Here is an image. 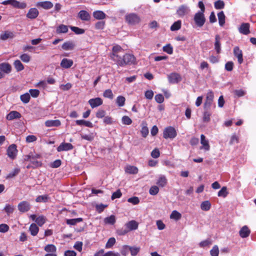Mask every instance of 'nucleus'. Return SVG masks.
Listing matches in <instances>:
<instances>
[{"label":"nucleus","mask_w":256,"mask_h":256,"mask_svg":"<svg viewBox=\"0 0 256 256\" xmlns=\"http://www.w3.org/2000/svg\"><path fill=\"white\" fill-rule=\"evenodd\" d=\"M88 103L92 108L98 106L102 104V100L100 98L90 99Z\"/></svg>","instance_id":"obj_13"},{"label":"nucleus","mask_w":256,"mask_h":256,"mask_svg":"<svg viewBox=\"0 0 256 256\" xmlns=\"http://www.w3.org/2000/svg\"><path fill=\"white\" fill-rule=\"evenodd\" d=\"M190 11L189 8L186 5H182L178 7L176 14L180 17H183L188 14Z\"/></svg>","instance_id":"obj_10"},{"label":"nucleus","mask_w":256,"mask_h":256,"mask_svg":"<svg viewBox=\"0 0 256 256\" xmlns=\"http://www.w3.org/2000/svg\"><path fill=\"white\" fill-rule=\"evenodd\" d=\"M39 12L36 8H31L26 14V17L30 19H34L38 15Z\"/></svg>","instance_id":"obj_18"},{"label":"nucleus","mask_w":256,"mask_h":256,"mask_svg":"<svg viewBox=\"0 0 256 256\" xmlns=\"http://www.w3.org/2000/svg\"><path fill=\"white\" fill-rule=\"evenodd\" d=\"M240 235L242 238H247L250 234V230L246 226H244L240 230Z\"/></svg>","instance_id":"obj_27"},{"label":"nucleus","mask_w":256,"mask_h":256,"mask_svg":"<svg viewBox=\"0 0 256 256\" xmlns=\"http://www.w3.org/2000/svg\"><path fill=\"white\" fill-rule=\"evenodd\" d=\"M61 122L60 120H48L45 122V125L47 127L58 126Z\"/></svg>","instance_id":"obj_26"},{"label":"nucleus","mask_w":256,"mask_h":256,"mask_svg":"<svg viewBox=\"0 0 256 256\" xmlns=\"http://www.w3.org/2000/svg\"><path fill=\"white\" fill-rule=\"evenodd\" d=\"M75 46L76 44L73 42L68 41L62 44V48L65 50H74Z\"/></svg>","instance_id":"obj_19"},{"label":"nucleus","mask_w":256,"mask_h":256,"mask_svg":"<svg viewBox=\"0 0 256 256\" xmlns=\"http://www.w3.org/2000/svg\"><path fill=\"white\" fill-rule=\"evenodd\" d=\"M14 37V34L12 32L10 31H4L0 34V40H6L8 38H12Z\"/></svg>","instance_id":"obj_20"},{"label":"nucleus","mask_w":256,"mask_h":256,"mask_svg":"<svg viewBox=\"0 0 256 256\" xmlns=\"http://www.w3.org/2000/svg\"><path fill=\"white\" fill-rule=\"evenodd\" d=\"M68 31V28L64 24L60 25L56 28V32L60 34L62 33H66Z\"/></svg>","instance_id":"obj_37"},{"label":"nucleus","mask_w":256,"mask_h":256,"mask_svg":"<svg viewBox=\"0 0 256 256\" xmlns=\"http://www.w3.org/2000/svg\"><path fill=\"white\" fill-rule=\"evenodd\" d=\"M182 218V214L180 213L176 210H173L170 215V218L174 219L176 220H180Z\"/></svg>","instance_id":"obj_38"},{"label":"nucleus","mask_w":256,"mask_h":256,"mask_svg":"<svg viewBox=\"0 0 256 256\" xmlns=\"http://www.w3.org/2000/svg\"><path fill=\"white\" fill-rule=\"evenodd\" d=\"M163 50L168 54H172L173 52L172 47L170 44H168L163 47Z\"/></svg>","instance_id":"obj_59"},{"label":"nucleus","mask_w":256,"mask_h":256,"mask_svg":"<svg viewBox=\"0 0 256 256\" xmlns=\"http://www.w3.org/2000/svg\"><path fill=\"white\" fill-rule=\"evenodd\" d=\"M17 152L16 146L14 144H11L7 149V154L8 156L12 160L16 158Z\"/></svg>","instance_id":"obj_6"},{"label":"nucleus","mask_w":256,"mask_h":256,"mask_svg":"<svg viewBox=\"0 0 256 256\" xmlns=\"http://www.w3.org/2000/svg\"><path fill=\"white\" fill-rule=\"evenodd\" d=\"M39 157L40 156L38 154L33 155L30 161V164L32 165V168H38L42 166V162L36 160V158Z\"/></svg>","instance_id":"obj_24"},{"label":"nucleus","mask_w":256,"mask_h":256,"mask_svg":"<svg viewBox=\"0 0 256 256\" xmlns=\"http://www.w3.org/2000/svg\"><path fill=\"white\" fill-rule=\"evenodd\" d=\"M167 180L164 176H160L156 184L160 186L164 187L166 186Z\"/></svg>","instance_id":"obj_42"},{"label":"nucleus","mask_w":256,"mask_h":256,"mask_svg":"<svg viewBox=\"0 0 256 256\" xmlns=\"http://www.w3.org/2000/svg\"><path fill=\"white\" fill-rule=\"evenodd\" d=\"M0 70L6 74H9L12 70L11 66L6 62H3L0 64Z\"/></svg>","instance_id":"obj_21"},{"label":"nucleus","mask_w":256,"mask_h":256,"mask_svg":"<svg viewBox=\"0 0 256 256\" xmlns=\"http://www.w3.org/2000/svg\"><path fill=\"white\" fill-rule=\"evenodd\" d=\"M240 32L246 35L250 33V24L248 23H242L238 28Z\"/></svg>","instance_id":"obj_15"},{"label":"nucleus","mask_w":256,"mask_h":256,"mask_svg":"<svg viewBox=\"0 0 256 256\" xmlns=\"http://www.w3.org/2000/svg\"><path fill=\"white\" fill-rule=\"evenodd\" d=\"M147 124L146 122H142V128L141 130V134L143 137L146 138L148 134V129L146 126Z\"/></svg>","instance_id":"obj_36"},{"label":"nucleus","mask_w":256,"mask_h":256,"mask_svg":"<svg viewBox=\"0 0 256 256\" xmlns=\"http://www.w3.org/2000/svg\"><path fill=\"white\" fill-rule=\"evenodd\" d=\"M18 208L20 212H25L30 210V204L26 201H22L18 204Z\"/></svg>","instance_id":"obj_9"},{"label":"nucleus","mask_w":256,"mask_h":256,"mask_svg":"<svg viewBox=\"0 0 256 256\" xmlns=\"http://www.w3.org/2000/svg\"><path fill=\"white\" fill-rule=\"evenodd\" d=\"M214 94L212 91H210L207 93L206 100L204 104V108L208 110L210 108L214 99Z\"/></svg>","instance_id":"obj_7"},{"label":"nucleus","mask_w":256,"mask_h":256,"mask_svg":"<svg viewBox=\"0 0 256 256\" xmlns=\"http://www.w3.org/2000/svg\"><path fill=\"white\" fill-rule=\"evenodd\" d=\"M208 110H206L204 112L203 115V121L205 122H208L210 120V116L211 113Z\"/></svg>","instance_id":"obj_43"},{"label":"nucleus","mask_w":256,"mask_h":256,"mask_svg":"<svg viewBox=\"0 0 256 256\" xmlns=\"http://www.w3.org/2000/svg\"><path fill=\"white\" fill-rule=\"evenodd\" d=\"M4 210L8 215L13 212L14 210V207L12 206L7 204L4 208Z\"/></svg>","instance_id":"obj_63"},{"label":"nucleus","mask_w":256,"mask_h":256,"mask_svg":"<svg viewBox=\"0 0 256 256\" xmlns=\"http://www.w3.org/2000/svg\"><path fill=\"white\" fill-rule=\"evenodd\" d=\"M116 243V239L114 238H110L107 242L106 247V248H112Z\"/></svg>","instance_id":"obj_56"},{"label":"nucleus","mask_w":256,"mask_h":256,"mask_svg":"<svg viewBox=\"0 0 256 256\" xmlns=\"http://www.w3.org/2000/svg\"><path fill=\"white\" fill-rule=\"evenodd\" d=\"M168 79L170 83L176 84L181 81L182 78L178 74L173 72L168 76Z\"/></svg>","instance_id":"obj_8"},{"label":"nucleus","mask_w":256,"mask_h":256,"mask_svg":"<svg viewBox=\"0 0 256 256\" xmlns=\"http://www.w3.org/2000/svg\"><path fill=\"white\" fill-rule=\"evenodd\" d=\"M125 171L128 174H136L138 172V169L134 166H128L126 168Z\"/></svg>","instance_id":"obj_31"},{"label":"nucleus","mask_w":256,"mask_h":256,"mask_svg":"<svg viewBox=\"0 0 256 256\" xmlns=\"http://www.w3.org/2000/svg\"><path fill=\"white\" fill-rule=\"evenodd\" d=\"M70 28L72 31H73L75 34H82L84 32V29L80 28L78 27L70 26Z\"/></svg>","instance_id":"obj_54"},{"label":"nucleus","mask_w":256,"mask_h":256,"mask_svg":"<svg viewBox=\"0 0 256 256\" xmlns=\"http://www.w3.org/2000/svg\"><path fill=\"white\" fill-rule=\"evenodd\" d=\"M181 21L178 20L174 22L170 26V30L172 31H175L180 30L181 28Z\"/></svg>","instance_id":"obj_40"},{"label":"nucleus","mask_w":256,"mask_h":256,"mask_svg":"<svg viewBox=\"0 0 256 256\" xmlns=\"http://www.w3.org/2000/svg\"><path fill=\"white\" fill-rule=\"evenodd\" d=\"M39 228L35 224H30L29 230L32 236H35L37 234L38 232Z\"/></svg>","instance_id":"obj_34"},{"label":"nucleus","mask_w":256,"mask_h":256,"mask_svg":"<svg viewBox=\"0 0 256 256\" xmlns=\"http://www.w3.org/2000/svg\"><path fill=\"white\" fill-rule=\"evenodd\" d=\"M128 202L133 204H138L140 202V200L137 196H133L128 198Z\"/></svg>","instance_id":"obj_60"},{"label":"nucleus","mask_w":256,"mask_h":256,"mask_svg":"<svg viewBox=\"0 0 256 256\" xmlns=\"http://www.w3.org/2000/svg\"><path fill=\"white\" fill-rule=\"evenodd\" d=\"M76 124L79 125V126L84 125L85 126H88V128H92L93 127L92 124L90 121H86L84 120H76Z\"/></svg>","instance_id":"obj_33"},{"label":"nucleus","mask_w":256,"mask_h":256,"mask_svg":"<svg viewBox=\"0 0 256 256\" xmlns=\"http://www.w3.org/2000/svg\"><path fill=\"white\" fill-rule=\"evenodd\" d=\"M214 7L216 9H222L224 6V2L222 0H218L214 2Z\"/></svg>","instance_id":"obj_52"},{"label":"nucleus","mask_w":256,"mask_h":256,"mask_svg":"<svg viewBox=\"0 0 256 256\" xmlns=\"http://www.w3.org/2000/svg\"><path fill=\"white\" fill-rule=\"evenodd\" d=\"M122 122L124 124L130 125L132 123V120L128 116H125L122 118Z\"/></svg>","instance_id":"obj_62"},{"label":"nucleus","mask_w":256,"mask_h":256,"mask_svg":"<svg viewBox=\"0 0 256 256\" xmlns=\"http://www.w3.org/2000/svg\"><path fill=\"white\" fill-rule=\"evenodd\" d=\"M159 192V188L156 186H152L149 190V192L151 195H156Z\"/></svg>","instance_id":"obj_57"},{"label":"nucleus","mask_w":256,"mask_h":256,"mask_svg":"<svg viewBox=\"0 0 256 256\" xmlns=\"http://www.w3.org/2000/svg\"><path fill=\"white\" fill-rule=\"evenodd\" d=\"M56 247L54 244H48L44 247V250L47 252H55Z\"/></svg>","instance_id":"obj_51"},{"label":"nucleus","mask_w":256,"mask_h":256,"mask_svg":"<svg viewBox=\"0 0 256 256\" xmlns=\"http://www.w3.org/2000/svg\"><path fill=\"white\" fill-rule=\"evenodd\" d=\"M228 192H227V188L226 186H223L222 189L218 192V196H222L225 198L227 196Z\"/></svg>","instance_id":"obj_48"},{"label":"nucleus","mask_w":256,"mask_h":256,"mask_svg":"<svg viewBox=\"0 0 256 256\" xmlns=\"http://www.w3.org/2000/svg\"><path fill=\"white\" fill-rule=\"evenodd\" d=\"M61 160H56L50 164V166L52 168H58L61 165Z\"/></svg>","instance_id":"obj_64"},{"label":"nucleus","mask_w":256,"mask_h":256,"mask_svg":"<svg viewBox=\"0 0 256 256\" xmlns=\"http://www.w3.org/2000/svg\"><path fill=\"white\" fill-rule=\"evenodd\" d=\"M94 17L96 20H103L106 18V14L102 11L96 10L93 12Z\"/></svg>","instance_id":"obj_29"},{"label":"nucleus","mask_w":256,"mask_h":256,"mask_svg":"<svg viewBox=\"0 0 256 256\" xmlns=\"http://www.w3.org/2000/svg\"><path fill=\"white\" fill-rule=\"evenodd\" d=\"M36 222L39 226H41L46 222L45 218L44 216H40L36 218Z\"/></svg>","instance_id":"obj_53"},{"label":"nucleus","mask_w":256,"mask_h":256,"mask_svg":"<svg viewBox=\"0 0 256 256\" xmlns=\"http://www.w3.org/2000/svg\"><path fill=\"white\" fill-rule=\"evenodd\" d=\"M14 66L17 72L22 71L24 69V66L20 60H15Z\"/></svg>","instance_id":"obj_35"},{"label":"nucleus","mask_w":256,"mask_h":256,"mask_svg":"<svg viewBox=\"0 0 256 256\" xmlns=\"http://www.w3.org/2000/svg\"><path fill=\"white\" fill-rule=\"evenodd\" d=\"M200 142L205 150H210V146L208 144V142L206 139L205 136L202 134L200 136Z\"/></svg>","instance_id":"obj_30"},{"label":"nucleus","mask_w":256,"mask_h":256,"mask_svg":"<svg viewBox=\"0 0 256 256\" xmlns=\"http://www.w3.org/2000/svg\"><path fill=\"white\" fill-rule=\"evenodd\" d=\"M20 117L21 114L20 112L16 111H12L7 115L6 119L11 120L15 118H20Z\"/></svg>","instance_id":"obj_25"},{"label":"nucleus","mask_w":256,"mask_h":256,"mask_svg":"<svg viewBox=\"0 0 256 256\" xmlns=\"http://www.w3.org/2000/svg\"><path fill=\"white\" fill-rule=\"evenodd\" d=\"M37 6H40L44 9L48 10L52 8L53 4L49 1L38 2L36 4Z\"/></svg>","instance_id":"obj_22"},{"label":"nucleus","mask_w":256,"mask_h":256,"mask_svg":"<svg viewBox=\"0 0 256 256\" xmlns=\"http://www.w3.org/2000/svg\"><path fill=\"white\" fill-rule=\"evenodd\" d=\"M219 24L222 26L225 24L226 16L224 12L222 11L218 14Z\"/></svg>","instance_id":"obj_32"},{"label":"nucleus","mask_w":256,"mask_h":256,"mask_svg":"<svg viewBox=\"0 0 256 256\" xmlns=\"http://www.w3.org/2000/svg\"><path fill=\"white\" fill-rule=\"evenodd\" d=\"M138 223L134 220H132L126 224L125 226L129 231L136 230L138 228Z\"/></svg>","instance_id":"obj_16"},{"label":"nucleus","mask_w":256,"mask_h":256,"mask_svg":"<svg viewBox=\"0 0 256 256\" xmlns=\"http://www.w3.org/2000/svg\"><path fill=\"white\" fill-rule=\"evenodd\" d=\"M20 172V170L18 168H16L14 170L13 172H10L7 176L6 178H12L16 176Z\"/></svg>","instance_id":"obj_58"},{"label":"nucleus","mask_w":256,"mask_h":256,"mask_svg":"<svg viewBox=\"0 0 256 256\" xmlns=\"http://www.w3.org/2000/svg\"><path fill=\"white\" fill-rule=\"evenodd\" d=\"M103 96L104 97L108 98L110 99H112L114 98V94L111 90L108 89L106 90L103 94Z\"/></svg>","instance_id":"obj_50"},{"label":"nucleus","mask_w":256,"mask_h":256,"mask_svg":"<svg viewBox=\"0 0 256 256\" xmlns=\"http://www.w3.org/2000/svg\"><path fill=\"white\" fill-rule=\"evenodd\" d=\"M30 95L28 93H26L20 96L21 100L24 104L28 103L30 101Z\"/></svg>","instance_id":"obj_49"},{"label":"nucleus","mask_w":256,"mask_h":256,"mask_svg":"<svg viewBox=\"0 0 256 256\" xmlns=\"http://www.w3.org/2000/svg\"><path fill=\"white\" fill-rule=\"evenodd\" d=\"M115 59L117 64L122 66L134 64L136 60L134 55L130 54H126L123 56V58L120 56L118 59Z\"/></svg>","instance_id":"obj_1"},{"label":"nucleus","mask_w":256,"mask_h":256,"mask_svg":"<svg viewBox=\"0 0 256 256\" xmlns=\"http://www.w3.org/2000/svg\"><path fill=\"white\" fill-rule=\"evenodd\" d=\"M211 256H218L219 254L218 248L217 246H214L211 250L210 252Z\"/></svg>","instance_id":"obj_61"},{"label":"nucleus","mask_w":256,"mask_h":256,"mask_svg":"<svg viewBox=\"0 0 256 256\" xmlns=\"http://www.w3.org/2000/svg\"><path fill=\"white\" fill-rule=\"evenodd\" d=\"M126 98L123 96H118L116 100V103L119 106H122L124 105Z\"/></svg>","instance_id":"obj_45"},{"label":"nucleus","mask_w":256,"mask_h":256,"mask_svg":"<svg viewBox=\"0 0 256 256\" xmlns=\"http://www.w3.org/2000/svg\"><path fill=\"white\" fill-rule=\"evenodd\" d=\"M210 203L208 200L203 202L200 205V208L202 210L207 211L210 208Z\"/></svg>","instance_id":"obj_39"},{"label":"nucleus","mask_w":256,"mask_h":256,"mask_svg":"<svg viewBox=\"0 0 256 256\" xmlns=\"http://www.w3.org/2000/svg\"><path fill=\"white\" fill-rule=\"evenodd\" d=\"M122 50V48L118 45L115 46L112 48V54L111 56L112 58L116 62V59H118L120 57L118 54L119 52H121Z\"/></svg>","instance_id":"obj_14"},{"label":"nucleus","mask_w":256,"mask_h":256,"mask_svg":"<svg viewBox=\"0 0 256 256\" xmlns=\"http://www.w3.org/2000/svg\"><path fill=\"white\" fill-rule=\"evenodd\" d=\"M220 40V36L216 34L215 36L214 49L218 54H220L221 50Z\"/></svg>","instance_id":"obj_28"},{"label":"nucleus","mask_w":256,"mask_h":256,"mask_svg":"<svg viewBox=\"0 0 256 256\" xmlns=\"http://www.w3.org/2000/svg\"><path fill=\"white\" fill-rule=\"evenodd\" d=\"M104 222L106 224H114L116 222V218L114 215L106 217L104 219Z\"/></svg>","instance_id":"obj_41"},{"label":"nucleus","mask_w":256,"mask_h":256,"mask_svg":"<svg viewBox=\"0 0 256 256\" xmlns=\"http://www.w3.org/2000/svg\"><path fill=\"white\" fill-rule=\"evenodd\" d=\"M78 17L82 21H89L91 16L86 10H82L78 13Z\"/></svg>","instance_id":"obj_12"},{"label":"nucleus","mask_w":256,"mask_h":256,"mask_svg":"<svg viewBox=\"0 0 256 256\" xmlns=\"http://www.w3.org/2000/svg\"><path fill=\"white\" fill-rule=\"evenodd\" d=\"M176 136V132L172 126L166 128L164 131V138H174Z\"/></svg>","instance_id":"obj_4"},{"label":"nucleus","mask_w":256,"mask_h":256,"mask_svg":"<svg viewBox=\"0 0 256 256\" xmlns=\"http://www.w3.org/2000/svg\"><path fill=\"white\" fill-rule=\"evenodd\" d=\"M73 64V61L72 60L64 58L60 62V66L65 68H70Z\"/></svg>","instance_id":"obj_23"},{"label":"nucleus","mask_w":256,"mask_h":256,"mask_svg":"<svg viewBox=\"0 0 256 256\" xmlns=\"http://www.w3.org/2000/svg\"><path fill=\"white\" fill-rule=\"evenodd\" d=\"M129 250L132 256H136L140 252V248L129 246Z\"/></svg>","instance_id":"obj_46"},{"label":"nucleus","mask_w":256,"mask_h":256,"mask_svg":"<svg viewBox=\"0 0 256 256\" xmlns=\"http://www.w3.org/2000/svg\"><path fill=\"white\" fill-rule=\"evenodd\" d=\"M20 60L24 62H28L30 60V56L27 54H24L20 56Z\"/></svg>","instance_id":"obj_55"},{"label":"nucleus","mask_w":256,"mask_h":256,"mask_svg":"<svg viewBox=\"0 0 256 256\" xmlns=\"http://www.w3.org/2000/svg\"><path fill=\"white\" fill-rule=\"evenodd\" d=\"M126 20L129 24H135L140 22V18L136 14L132 13L126 16Z\"/></svg>","instance_id":"obj_5"},{"label":"nucleus","mask_w":256,"mask_h":256,"mask_svg":"<svg viewBox=\"0 0 256 256\" xmlns=\"http://www.w3.org/2000/svg\"><path fill=\"white\" fill-rule=\"evenodd\" d=\"M2 4H10L12 6L18 8L24 9L26 8V4L24 2H20L16 0H6L2 2Z\"/></svg>","instance_id":"obj_2"},{"label":"nucleus","mask_w":256,"mask_h":256,"mask_svg":"<svg viewBox=\"0 0 256 256\" xmlns=\"http://www.w3.org/2000/svg\"><path fill=\"white\" fill-rule=\"evenodd\" d=\"M82 221V218L68 219L66 220V224L69 225H75L76 224Z\"/></svg>","instance_id":"obj_44"},{"label":"nucleus","mask_w":256,"mask_h":256,"mask_svg":"<svg viewBox=\"0 0 256 256\" xmlns=\"http://www.w3.org/2000/svg\"><path fill=\"white\" fill-rule=\"evenodd\" d=\"M48 196L47 194L39 196L36 199V201L38 202H46L48 200Z\"/></svg>","instance_id":"obj_47"},{"label":"nucleus","mask_w":256,"mask_h":256,"mask_svg":"<svg viewBox=\"0 0 256 256\" xmlns=\"http://www.w3.org/2000/svg\"><path fill=\"white\" fill-rule=\"evenodd\" d=\"M73 148L72 145L70 143H64L61 144L57 148L58 152H62L64 150H68Z\"/></svg>","instance_id":"obj_17"},{"label":"nucleus","mask_w":256,"mask_h":256,"mask_svg":"<svg viewBox=\"0 0 256 256\" xmlns=\"http://www.w3.org/2000/svg\"><path fill=\"white\" fill-rule=\"evenodd\" d=\"M194 20L196 24L200 28L204 26L206 22V18L204 13L200 12H198L194 14Z\"/></svg>","instance_id":"obj_3"},{"label":"nucleus","mask_w":256,"mask_h":256,"mask_svg":"<svg viewBox=\"0 0 256 256\" xmlns=\"http://www.w3.org/2000/svg\"><path fill=\"white\" fill-rule=\"evenodd\" d=\"M234 54L236 57L238 58V61L239 64H241L243 62L242 51L238 46H236L234 48Z\"/></svg>","instance_id":"obj_11"}]
</instances>
